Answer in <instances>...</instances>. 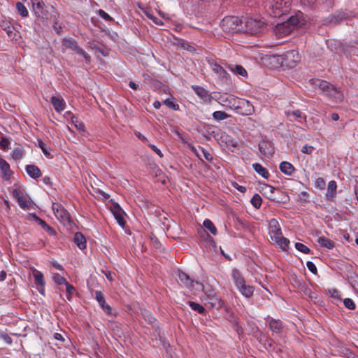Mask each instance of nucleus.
<instances>
[{
    "instance_id": "nucleus-16",
    "label": "nucleus",
    "mask_w": 358,
    "mask_h": 358,
    "mask_svg": "<svg viewBox=\"0 0 358 358\" xmlns=\"http://www.w3.org/2000/svg\"><path fill=\"white\" fill-rule=\"evenodd\" d=\"M94 294L96 300L98 301L104 312L108 315H110L111 308L106 303L105 298L102 292L101 291H95Z\"/></svg>"
},
{
    "instance_id": "nucleus-55",
    "label": "nucleus",
    "mask_w": 358,
    "mask_h": 358,
    "mask_svg": "<svg viewBox=\"0 0 358 358\" xmlns=\"http://www.w3.org/2000/svg\"><path fill=\"white\" fill-rule=\"evenodd\" d=\"M51 20H52V22H53V28L55 30V31L57 32V34H61V32L62 31V27L57 22V18L56 19L52 18Z\"/></svg>"
},
{
    "instance_id": "nucleus-26",
    "label": "nucleus",
    "mask_w": 358,
    "mask_h": 358,
    "mask_svg": "<svg viewBox=\"0 0 358 358\" xmlns=\"http://www.w3.org/2000/svg\"><path fill=\"white\" fill-rule=\"evenodd\" d=\"M73 241L80 249L83 250L86 248V240L82 233L76 232L74 234Z\"/></svg>"
},
{
    "instance_id": "nucleus-22",
    "label": "nucleus",
    "mask_w": 358,
    "mask_h": 358,
    "mask_svg": "<svg viewBox=\"0 0 358 358\" xmlns=\"http://www.w3.org/2000/svg\"><path fill=\"white\" fill-rule=\"evenodd\" d=\"M195 283L198 286L196 289L202 290L205 293V294L208 299L216 295L215 290L213 288H211V287L210 285H204L198 281H196Z\"/></svg>"
},
{
    "instance_id": "nucleus-52",
    "label": "nucleus",
    "mask_w": 358,
    "mask_h": 358,
    "mask_svg": "<svg viewBox=\"0 0 358 358\" xmlns=\"http://www.w3.org/2000/svg\"><path fill=\"white\" fill-rule=\"evenodd\" d=\"M199 149L201 150L203 156L206 160H207L208 162H211L213 160V157L208 151L201 147H199Z\"/></svg>"
},
{
    "instance_id": "nucleus-64",
    "label": "nucleus",
    "mask_w": 358,
    "mask_h": 358,
    "mask_svg": "<svg viewBox=\"0 0 358 358\" xmlns=\"http://www.w3.org/2000/svg\"><path fill=\"white\" fill-rule=\"evenodd\" d=\"M234 187L238 189L239 192H242V193H244L246 192V187H243V186H241V185H239L238 183L236 182H234L233 184Z\"/></svg>"
},
{
    "instance_id": "nucleus-50",
    "label": "nucleus",
    "mask_w": 358,
    "mask_h": 358,
    "mask_svg": "<svg viewBox=\"0 0 358 358\" xmlns=\"http://www.w3.org/2000/svg\"><path fill=\"white\" fill-rule=\"evenodd\" d=\"M344 306L349 310H355V303L354 301L349 298H346L343 301Z\"/></svg>"
},
{
    "instance_id": "nucleus-39",
    "label": "nucleus",
    "mask_w": 358,
    "mask_h": 358,
    "mask_svg": "<svg viewBox=\"0 0 358 358\" xmlns=\"http://www.w3.org/2000/svg\"><path fill=\"white\" fill-rule=\"evenodd\" d=\"M262 202V197L258 194H255L251 199L252 205L257 209L261 207Z\"/></svg>"
},
{
    "instance_id": "nucleus-1",
    "label": "nucleus",
    "mask_w": 358,
    "mask_h": 358,
    "mask_svg": "<svg viewBox=\"0 0 358 358\" xmlns=\"http://www.w3.org/2000/svg\"><path fill=\"white\" fill-rule=\"evenodd\" d=\"M310 85L315 89L324 92L327 96L334 98L336 101L343 99V94L329 83L320 79H310Z\"/></svg>"
},
{
    "instance_id": "nucleus-63",
    "label": "nucleus",
    "mask_w": 358,
    "mask_h": 358,
    "mask_svg": "<svg viewBox=\"0 0 358 358\" xmlns=\"http://www.w3.org/2000/svg\"><path fill=\"white\" fill-rule=\"evenodd\" d=\"M1 338L3 340L7 343V344H11L13 342V340L10 336H9L8 334H1Z\"/></svg>"
},
{
    "instance_id": "nucleus-7",
    "label": "nucleus",
    "mask_w": 358,
    "mask_h": 358,
    "mask_svg": "<svg viewBox=\"0 0 358 358\" xmlns=\"http://www.w3.org/2000/svg\"><path fill=\"white\" fill-rule=\"evenodd\" d=\"M52 210L56 217L64 224L71 222L69 212L62 205L54 203L52 204Z\"/></svg>"
},
{
    "instance_id": "nucleus-31",
    "label": "nucleus",
    "mask_w": 358,
    "mask_h": 358,
    "mask_svg": "<svg viewBox=\"0 0 358 358\" xmlns=\"http://www.w3.org/2000/svg\"><path fill=\"white\" fill-rule=\"evenodd\" d=\"M285 115L287 117L293 116L294 117V120L299 119V122H301V120L306 121V116L303 114V113L299 110H286Z\"/></svg>"
},
{
    "instance_id": "nucleus-60",
    "label": "nucleus",
    "mask_w": 358,
    "mask_h": 358,
    "mask_svg": "<svg viewBox=\"0 0 358 358\" xmlns=\"http://www.w3.org/2000/svg\"><path fill=\"white\" fill-rule=\"evenodd\" d=\"M289 22V25L292 27V30L294 29L295 26H296L299 23L297 18L294 17H290L289 20L287 21Z\"/></svg>"
},
{
    "instance_id": "nucleus-21",
    "label": "nucleus",
    "mask_w": 358,
    "mask_h": 358,
    "mask_svg": "<svg viewBox=\"0 0 358 358\" xmlns=\"http://www.w3.org/2000/svg\"><path fill=\"white\" fill-rule=\"evenodd\" d=\"M27 173L32 178L37 179L41 176V172L39 168L35 165H27L25 167Z\"/></svg>"
},
{
    "instance_id": "nucleus-38",
    "label": "nucleus",
    "mask_w": 358,
    "mask_h": 358,
    "mask_svg": "<svg viewBox=\"0 0 358 358\" xmlns=\"http://www.w3.org/2000/svg\"><path fill=\"white\" fill-rule=\"evenodd\" d=\"M188 303L192 310L200 314H203L206 311L205 308L201 305L196 302L189 301Z\"/></svg>"
},
{
    "instance_id": "nucleus-54",
    "label": "nucleus",
    "mask_w": 358,
    "mask_h": 358,
    "mask_svg": "<svg viewBox=\"0 0 358 358\" xmlns=\"http://www.w3.org/2000/svg\"><path fill=\"white\" fill-rule=\"evenodd\" d=\"M350 278L352 286L358 292V275L354 273Z\"/></svg>"
},
{
    "instance_id": "nucleus-3",
    "label": "nucleus",
    "mask_w": 358,
    "mask_h": 358,
    "mask_svg": "<svg viewBox=\"0 0 358 358\" xmlns=\"http://www.w3.org/2000/svg\"><path fill=\"white\" fill-rule=\"evenodd\" d=\"M231 277L237 289L243 296L246 298H250L253 295L254 287L245 284L244 278L238 269L234 268L232 270Z\"/></svg>"
},
{
    "instance_id": "nucleus-15",
    "label": "nucleus",
    "mask_w": 358,
    "mask_h": 358,
    "mask_svg": "<svg viewBox=\"0 0 358 358\" xmlns=\"http://www.w3.org/2000/svg\"><path fill=\"white\" fill-rule=\"evenodd\" d=\"M269 225V235L273 241L277 240L279 237L282 236L281 229L277 220L275 219L271 220L270 221Z\"/></svg>"
},
{
    "instance_id": "nucleus-41",
    "label": "nucleus",
    "mask_w": 358,
    "mask_h": 358,
    "mask_svg": "<svg viewBox=\"0 0 358 358\" xmlns=\"http://www.w3.org/2000/svg\"><path fill=\"white\" fill-rule=\"evenodd\" d=\"M231 98H236V97L234 96H229V97L226 98V99L223 100V101L225 103H228L230 108H234L238 113V110H239V108H238V107H237L238 102H236Z\"/></svg>"
},
{
    "instance_id": "nucleus-9",
    "label": "nucleus",
    "mask_w": 358,
    "mask_h": 358,
    "mask_svg": "<svg viewBox=\"0 0 358 358\" xmlns=\"http://www.w3.org/2000/svg\"><path fill=\"white\" fill-rule=\"evenodd\" d=\"M300 61V56L296 50H289L284 55L283 64L289 68H294Z\"/></svg>"
},
{
    "instance_id": "nucleus-43",
    "label": "nucleus",
    "mask_w": 358,
    "mask_h": 358,
    "mask_svg": "<svg viewBox=\"0 0 358 358\" xmlns=\"http://www.w3.org/2000/svg\"><path fill=\"white\" fill-rule=\"evenodd\" d=\"M213 71L221 77H224L227 73L225 70L219 64H215L213 66Z\"/></svg>"
},
{
    "instance_id": "nucleus-18",
    "label": "nucleus",
    "mask_w": 358,
    "mask_h": 358,
    "mask_svg": "<svg viewBox=\"0 0 358 358\" xmlns=\"http://www.w3.org/2000/svg\"><path fill=\"white\" fill-rule=\"evenodd\" d=\"M178 280L187 288L194 287V281L185 272L179 271L178 273Z\"/></svg>"
},
{
    "instance_id": "nucleus-6",
    "label": "nucleus",
    "mask_w": 358,
    "mask_h": 358,
    "mask_svg": "<svg viewBox=\"0 0 358 358\" xmlns=\"http://www.w3.org/2000/svg\"><path fill=\"white\" fill-rule=\"evenodd\" d=\"M62 45L65 48L71 49L75 51L77 54L82 55L85 58L86 62H90V56L78 46V43L73 38H64L62 40Z\"/></svg>"
},
{
    "instance_id": "nucleus-44",
    "label": "nucleus",
    "mask_w": 358,
    "mask_h": 358,
    "mask_svg": "<svg viewBox=\"0 0 358 358\" xmlns=\"http://www.w3.org/2000/svg\"><path fill=\"white\" fill-rule=\"evenodd\" d=\"M71 122L78 129L85 131V124L79 121L76 117L73 115L71 117Z\"/></svg>"
},
{
    "instance_id": "nucleus-5",
    "label": "nucleus",
    "mask_w": 358,
    "mask_h": 358,
    "mask_svg": "<svg viewBox=\"0 0 358 358\" xmlns=\"http://www.w3.org/2000/svg\"><path fill=\"white\" fill-rule=\"evenodd\" d=\"M264 25V22L259 20L243 17L242 19V26L243 27L242 32L252 35L257 34L260 31Z\"/></svg>"
},
{
    "instance_id": "nucleus-37",
    "label": "nucleus",
    "mask_w": 358,
    "mask_h": 358,
    "mask_svg": "<svg viewBox=\"0 0 358 358\" xmlns=\"http://www.w3.org/2000/svg\"><path fill=\"white\" fill-rule=\"evenodd\" d=\"M203 227L210 231V232L213 234H217V229L214 224L210 220H204L203 223Z\"/></svg>"
},
{
    "instance_id": "nucleus-25",
    "label": "nucleus",
    "mask_w": 358,
    "mask_h": 358,
    "mask_svg": "<svg viewBox=\"0 0 358 358\" xmlns=\"http://www.w3.org/2000/svg\"><path fill=\"white\" fill-rule=\"evenodd\" d=\"M270 329L275 334L281 333L282 330V322L279 320L271 319L268 324Z\"/></svg>"
},
{
    "instance_id": "nucleus-29",
    "label": "nucleus",
    "mask_w": 358,
    "mask_h": 358,
    "mask_svg": "<svg viewBox=\"0 0 358 358\" xmlns=\"http://www.w3.org/2000/svg\"><path fill=\"white\" fill-rule=\"evenodd\" d=\"M317 243L320 244V246L326 248L327 249H332L335 246V243L333 241L324 236L318 237Z\"/></svg>"
},
{
    "instance_id": "nucleus-32",
    "label": "nucleus",
    "mask_w": 358,
    "mask_h": 358,
    "mask_svg": "<svg viewBox=\"0 0 358 358\" xmlns=\"http://www.w3.org/2000/svg\"><path fill=\"white\" fill-rule=\"evenodd\" d=\"M336 188L337 185L334 180H331L328 183L327 192L326 193V196L328 199H332L335 196Z\"/></svg>"
},
{
    "instance_id": "nucleus-36",
    "label": "nucleus",
    "mask_w": 358,
    "mask_h": 358,
    "mask_svg": "<svg viewBox=\"0 0 358 358\" xmlns=\"http://www.w3.org/2000/svg\"><path fill=\"white\" fill-rule=\"evenodd\" d=\"M230 115L224 111L217 110L213 113V117L216 121H221L229 117Z\"/></svg>"
},
{
    "instance_id": "nucleus-42",
    "label": "nucleus",
    "mask_w": 358,
    "mask_h": 358,
    "mask_svg": "<svg viewBox=\"0 0 358 358\" xmlns=\"http://www.w3.org/2000/svg\"><path fill=\"white\" fill-rule=\"evenodd\" d=\"M231 70L232 71H234L236 73H237L240 76H247L246 70L241 65H235L234 66H231Z\"/></svg>"
},
{
    "instance_id": "nucleus-10",
    "label": "nucleus",
    "mask_w": 358,
    "mask_h": 358,
    "mask_svg": "<svg viewBox=\"0 0 358 358\" xmlns=\"http://www.w3.org/2000/svg\"><path fill=\"white\" fill-rule=\"evenodd\" d=\"M232 99L238 102L237 107L239 108L238 113L243 115H249L254 111L252 105L248 101L238 98Z\"/></svg>"
},
{
    "instance_id": "nucleus-23",
    "label": "nucleus",
    "mask_w": 358,
    "mask_h": 358,
    "mask_svg": "<svg viewBox=\"0 0 358 358\" xmlns=\"http://www.w3.org/2000/svg\"><path fill=\"white\" fill-rule=\"evenodd\" d=\"M280 170L287 176H292L295 171L294 166L288 162H282L279 166Z\"/></svg>"
},
{
    "instance_id": "nucleus-33",
    "label": "nucleus",
    "mask_w": 358,
    "mask_h": 358,
    "mask_svg": "<svg viewBox=\"0 0 358 358\" xmlns=\"http://www.w3.org/2000/svg\"><path fill=\"white\" fill-rule=\"evenodd\" d=\"M272 8H273V13L275 16L281 15L287 10V8L284 9L282 7V2H279L278 1H275L274 3L272 4Z\"/></svg>"
},
{
    "instance_id": "nucleus-49",
    "label": "nucleus",
    "mask_w": 358,
    "mask_h": 358,
    "mask_svg": "<svg viewBox=\"0 0 358 358\" xmlns=\"http://www.w3.org/2000/svg\"><path fill=\"white\" fill-rule=\"evenodd\" d=\"M164 103L169 108L173 109L175 110H178L179 109V106L173 102V100L170 99H167L164 101Z\"/></svg>"
},
{
    "instance_id": "nucleus-28",
    "label": "nucleus",
    "mask_w": 358,
    "mask_h": 358,
    "mask_svg": "<svg viewBox=\"0 0 358 358\" xmlns=\"http://www.w3.org/2000/svg\"><path fill=\"white\" fill-rule=\"evenodd\" d=\"M252 167H253L254 170L259 175L262 176L264 178H266V179L268 178L270 174H269L268 170L266 168H264V166H262L260 164L255 163L252 164Z\"/></svg>"
},
{
    "instance_id": "nucleus-14",
    "label": "nucleus",
    "mask_w": 358,
    "mask_h": 358,
    "mask_svg": "<svg viewBox=\"0 0 358 358\" xmlns=\"http://www.w3.org/2000/svg\"><path fill=\"white\" fill-rule=\"evenodd\" d=\"M260 152L266 157H271L275 152L273 143L271 141L263 140L259 143Z\"/></svg>"
},
{
    "instance_id": "nucleus-34",
    "label": "nucleus",
    "mask_w": 358,
    "mask_h": 358,
    "mask_svg": "<svg viewBox=\"0 0 358 358\" xmlns=\"http://www.w3.org/2000/svg\"><path fill=\"white\" fill-rule=\"evenodd\" d=\"M281 249L286 251L289 248V240L283 236L279 237L277 240L274 241Z\"/></svg>"
},
{
    "instance_id": "nucleus-27",
    "label": "nucleus",
    "mask_w": 358,
    "mask_h": 358,
    "mask_svg": "<svg viewBox=\"0 0 358 358\" xmlns=\"http://www.w3.org/2000/svg\"><path fill=\"white\" fill-rule=\"evenodd\" d=\"M208 299V303L210 306V307L217 310L222 308L224 304V301L218 298L216 295L213 297H210Z\"/></svg>"
},
{
    "instance_id": "nucleus-47",
    "label": "nucleus",
    "mask_w": 358,
    "mask_h": 358,
    "mask_svg": "<svg viewBox=\"0 0 358 358\" xmlns=\"http://www.w3.org/2000/svg\"><path fill=\"white\" fill-rule=\"evenodd\" d=\"M23 155L22 150L20 148H16L13 151L12 157L14 159H21Z\"/></svg>"
},
{
    "instance_id": "nucleus-45",
    "label": "nucleus",
    "mask_w": 358,
    "mask_h": 358,
    "mask_svg": "<svg viewBox=\"0 0 358 358\" xmlns=\"http://www.w3.org/2000/svg\"><path fill=\"white\" fill-rule=\"evenodd\" d=\"M52 278L57 285H65L68 282L66 279L59 273H54Z\"/></svg>"
},
{
    "instance_id": "nucleus-62",
    "label": "nucleus",
    "mask_w": 358,
    "mask_h": 358,
    "mask_svg": "<svg viewBox=\"0 0 358 358\" xmlns=\"http://www.w3.org/2000/svg\"><path fill=\"white\" fill-rule=\"evenodd\" d=\"M149 147L156 153L160 157H163V155L161 152V150L157 148L155 145L150 144L149 145Z\"/></svg>"
},
{
    "instance_id": "nucleus-13",
    "label": "nucleus",
    "mask_w": 358,
    "mask_h": 358,
    "mask_svg": "<svg viewBox=\"0 0 358 358\" xmlns=\"http://www.w3.org/2000/svg\"><path fill=\"white\" fill-rule=\"evenodd\" d=\"M110 210L117 223L123 227L125 225V220L124 219V212L120 205L115 202L113 203L110 206Z\"/></svg>"
},
{
    "instance_id": "nucleus-40",
    "label": "nucleus",
    "mask_w": 358,
    "mask_h": 358,
    "mask_svg": "<svg viewBox=\"0 0 358 358\" xmlns=\"http://www.w3.org/2000/svg\"><path fill=\"white\" fill-rule=\"evenodd\" d=\"M16 8L22 17H27L28 15V10L23 3L21 2L16 3Z\"/></svg>"
},
{
    "instance_id": "nucleus-56",
    "label": "nucleus",
    "mask_w": 358,
    "mask_h": 358,
    "mask_svg": "<svg viewBox=\"0 0 358 358\" xmlns=\"http://www.w3.org/2000/svg\"><path fill=\"white\" fill-rule=\"evenodd\" d=\"M39 147L41 148V149L42 150L43 154L48 157H50L51 155L50 153V152L48 150L47 148H46V145L42 142V141H39Z\"/></svg>"
},
{
    "instance_id": "nucleus-53",
    "label": "nucleus",
    "mask_w": 358,
    "mask_h": 358,
    "mask_svg": "<svg viewBox=\"0 0 358 358\" xmlns=\"http://www.w3.org/2000/svg\"><path fill=\"white\" fill-rule=\"evenodd\" d=\"M99 15L104 19L106 21H113V18L110 17L106 12H105L103 10H99Z\"/></svg>"
},
{
    "instance_id": "nucleus-17",
    "label": "nucleus",
    "mask_w": 358,
    "mask_h": 358,
    "mask_svg": "<svg viewBox=\"0 0 358 358\" xmlns=\"http://www.w3.org/2000/svg\"><path fill=\"white\" fill-rule=\"evenodd\" d=\"M50 103L57 112H61L64 110L65 102L62 96H52L50 98Z\"/></svg>"
},
{
    "instance_id": "nucleus-30",
    "label": "nucleus",
    "mask_w": 358,
    "mask_h": 358,
    "mask_svg": "<svg viewBox=\"0 0 358 358\" xmlns=\"http://www.w3.org/2000/svg\"><path fill=\"white\" fill-rule=\"evenodd\" d=\"M0 169L6 179L10 178L11 174L10 166L8 163L2 158H0Z\"/></svg>"
},
{
    "instance_id": "nucleus-2",
    "label": "nucleus",
    "mask_w": 358,
    "mask_h": 358,
    "mask_svg": "<svg viewBox=\"0 0 358 358\" xmlns=\"http://www.w3.org/2000/svg\"><path fill=\"white\" fill-rule=\"evenodd\" d=\"M35 15L43 20L56 19L57 13L52 6H45L41 0H31Z\"/></svg>"
},
{
    "instance_id": "nucleus-48",
    "label": "nucleus",
    "mask_w": 358,
    "mask_h": 358,
    "mask_svg": "<svg viewBox=\"0 0 358 358\" xmlns=\"http://www.w3.org/2000/svg\"><path fill=\"white\" fill-rule=\"evenodd\" d=\"M315 186L319 189H324L326 186V182L324 178L320 177L315 180Z\"/></svg>"
},
{
    "instance_id": "nucleus-4",
    "label": "nucleus",
    "mask_w": 358,
    "mask_h": 358,
    "mask_svg": "<svg viewBox=\"0 0 358 358\" xmlns=\"http://www.w3.org/2000/svg\"><path fill=\"white\" fill-rule=\"evenodd\" d=\"M222 29L226 33L242 32V19L236 16H227L220 22Z\"/></svg>"
},
{
    "instance_id": "nucleus-51",
    "label": "nucleus",
    "mask_w": 358,
    "mask_h": 358,
    "mask_svg": "<svg viewBox=\"0 0 358 358\" xmlns=\"http://www.w3.org/2000/svg\"><path fill=\"white\" fill-rule=\"evenodd\" d=\"M66 285V297L68 300H70L71 298V295L73 294V291L75 289L74 287L70 285L69 282L65 284Z\"/></svg>"
},
{
    "instance_id": "nucleus-61",
    "label": "nucleus",
    "mask_w": 358,
    "mask_h": 358,
    "mask_svg": "<svg viewBox=\"0 0 358 358\" xmlns=\"http://www.w3.org/2000/svg\"><path fill=\"white\" fill-rule=\"evenodd\" d=\"M43 229L50 236H55L56 234L55 230L48 224H47Z\"/></svg>"
},
{
    "instance_id": "nucleus-35",
    "label": "nucleus",
    "mask_w": 358,
    "mask_h": 358,
    "mask_svg": "<svg viewBox=\"0 0 358 358\" xmlns=\"http://www.w3.org/2000/svg\"><path fill=\"white\" fill-rule=\"evenodd\" d=\"M338 353L341 356L348 357V358H357V356L350 351L348 348L341 347L340 350H338Z\"/></svg>"
},
{
    "instance_id": "nucleus-19",
    "label": "nucleus",
    "mask_w": 358,
    "mask_h": 358,
    "mask_svg": "<svg viewBox=\"0 0 358 358\" xmlns=\"http://www.w3.org/2000/svg\"><path fill=\"white\" fill-rule=\"evenodd\" d=\"M88 47L92 50H95L99 52L103 56L106 57L108 55V50L106 49L104 45L96 41H89Z\"/></svg>"
},
{
    "instance_id": "nucleus-20",
    "label": "nucleus",
    "mask_w": 358,
    "mask_h": 358,
    "mask_svg": "<svg viewBox=\"0 0 358 358\" xmlns=\"http://www.w3.org/2000/svg\"><path fill=\"white\" fill-rule=\"evenodd\" d=\"M194 92L203 101H210L211 96L208 92L203 87L200 86H192Z\"/></svg>"
},
{
    "instance_id": "nucleus-59",
    "label": "nucleus",
    "mask_w": 358,
    "mask_h": 358,
    "mask_svg": "<svg viewBox=\"0 0 358 358\" xmlns=\"http://www.w3.org/2000/svg\"><path fill=\"white\" fill-rule=\"evenodd\" d=\"M10 144L9 141L4 137L1 138V140L0 141V148L2 149H6L8 148V145Z\"/></svg>"
},
{
    "instance_id": "nucleus-46",
    "label": "nucleus",
    "mask_w": 358,
    "mask_h": 358,
    "mask_svg": "<svg viewBox=\"0 0 358 358\" xmlns=\"http://www.w3.org/2000/svg\"><path fill=\"white\" fill-rule=\"evenodd\" d=\"M295 248L297 250L304 253V254H308L310 252V249L305 245L304 244L301 243H295Z\"/></svg>"
},
{
    "instance_id": "nucleus-24",
    "label": "nucleus",
    "mask_w": 358,
    "mask_h": 358,
    "mask_svg": "<svg viewBox=\"0 0 358 358\" xmlns=\"http://www.w3.org/2000/svg\"><path fill=\"white\" fill-rule=\"evenodd\" d=\"M276 31L278 33L283 35H288L292 31V27L289 25V22H285L282 23H278L276 25Z\"/></svg>"
},
{
    "instance_id": "nucleus-12",
    "label": "nucleus",
    "mask_w": 358,
    "mask_h": 358,
    "mask_svg": "<svg viewBox=\"0 0 358 358\" xmlns=\"http://www.w3.org/2000/svg\"><path fill=\"white\" fill-rule=\"evenodd\" d=\"M32 275L34 279V283L37 286V289L38 292L43 294L45 295V281L44 279L43 274L37 269L34 268L32 271Z\"/></svg>"
},
{
    "instance_id": "nucleus-58",
    "label": "nucleus",
    "mask_w": 358,
    "mask_h": 358,
    "mask_svg": "<svg viewBox=\"0 0 358 358\" xmlns=\"http://www.w3.org/2000/svg\"><path fill=\"white\" fill-rule=\"evenodd\" d=\"M306 266L308 268V270L312 272L313 273H317V268L315 265V264L310 261H308L306 262Z\"/></svg>"
},
{
    "instance_id": "nucleus-57",
    "label": "nucleus",
    "mask_w": 358,
    "mask_h": 358,
    "mask_svg": "<svg viewBox=\"0 0 358 358\" xmlns=\"http://www.w3.org/2000/svg\"><path fill=\"white\" fill-rule=\"evenodd\" d=\"M313 150L314 148L313 146L306 144L302 148L301 152L303 153L310 155L313 152Z\"/></svg>"
},
{
    "instance_id": "nucleus-8",
    "label": "nucleus",
    "mask_w": 358,
    "mask_h": 358,
    "mask_svg": "<svg viewBox=\"0 0 358 358\" xmlns=\"http://www.w3.org/2000/svg\"><path fill=\"white\" fill-rule=\"evenodd\" d=\"M13 196L17 199L19 206L23 210H29L33 204V201L27 195H23L18 189H14L13 190Z\"/></svg>"
},
{
    "instance_id": "nucleus-11",
    "label": "nucleus",
    "mask_w": 358,
    "mask_h": 358,
    "mask_svg": "<svg viewBox=\"0 0 358 358\" xmlns=\"http://www.w3.org/2000/svg\"><path fill=\"white\" fill-rule=\"evenodd\" d=\"M348 17V14L343 10L336 11L334 14L328 16L324 20V24H337L342 20L346 19Z\"/></svg>"
}]
</instances>
